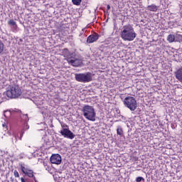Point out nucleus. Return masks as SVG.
Here are the masks:
<instances>
[{
    "label": "nucleus",
    "mask_w": 182,
    "mask_h": 182,
    "mask_svg": "<svg viewBox=\"0 0 182 182\" xmlns=\"http://www.w3.org/2000/svg\"><path fill=\"white\" fill-rule=\"evenodd\" d=\"M136 36H137V34L134 32V28L132 25L128 24L123 26L121 32V38L123 41L132 42V41H134V39H136Z\"/></svg>",
    "instance_id": "obj_1"
},
{
    "label": "nucleus",
    "mask_w": 182,
    "mask_h": 182,
    "mask_svg": "<svg viewBox=\"0 0 182 182\" xmlns=\"http://www.w3.org/2000/svg\"><path fill=\"white\" fill-rule=\"evenodd\" d=\"M6 95L9 99H18L22 95V90L19 85H11L8 87Z\"/></svg>",
    "instance_id": "obj_2"
},
{
    "label": "nucleus",
    "mask_w": 182,
    "mask_h": 182,
    "mask_svg": "<svg viewBox=\"0 0 182 182\" xmlns=\"http://www.w3.org/2000/svg\"><path fill=\"white\" fill-rule=\"evenodd\" d=\"M82 112L83 113L84 117L87 120L91 122L96 121V112H95V108L92 106L86 105L82 107Z\"/></svg>",
    "instance_id": "obj_3"
},
{
    "label": "nucleus",
    "mask_w": 182,
    "mask_h": 182,
    "mask_svg": "<svg viewBox=\"0 0 182 182\" xmlns=\"http://www.w3.org/2000/svg\"><path fill=\"white\" fill-rule=\"evenodd\" d=\"M67 60L68 63L74 68H79L83 62L82 56H80V55H76L75 53H72L68 55Z\"/></svg>",
    "instance_id": "obj_4"
},
{
    "label": "nucleus",
    "mask_w": 182,
    "mask_h": 182,
    "mask_svg": "<svg viewBox=\"0 0 182 182\" xmlns=\"http://www.w3.org/2000/svg\"><path fill=\"white\" fill-rule=\"evenodd\" d=\"M75 77L77 82H81V83H89V82L93 80L92 73L89 72L85 73H75Z\"/></svg>",
    "instance_id": "obj_5"
},
{
    "label": "nucleus",
    "mask_w": 182,
    "mask_h": 182,
    "mask_svg": "<svg viewBox=\"0 0 182 182\" xmlns=\"http://www.w3.org/2000/svg\"><path fill=\"white\" fill-rule=\"evenodd\" d=\"M123 103L125 107H127L131 112H134L137 109V101L133 97H127L124 98Z\"/></svg>",
    "instance_id": "obj_6"
},
{
    "label": "nucleus",
    "mask_w": 182,
    "mask_h": 182,
    "mask_svg": "<svg viewBox=\"0 0 182 182\" xmlns=\"http://www.w3.org/2000/svg\"><path fill=\"white\" fill-rule=\"evenodd\" d=\"M61 127H63L62 130L60 132L61 136L67 139H70L71 140L75 139L74 133L69 130L68 128H65L68 127V125H61Z\"/></svg>",
    "instance_id": "obj_7"
},
{
    "label": "nucleus",
    "mask_w": 182,
    "mask_h": 182,
    "mask_svg": "<svg viewBox=\"0 0 182 182\" xmlns=\"http://www.w3.org/2000/svg\"><path fill=\"white\" fill-rule=\"evenodd\" d=\"M52 164H60L62 163V157L59 154H53L50 159Z\"/></svg>",
    "instance_id": "obj_8"
},
{
    "label": "nucleus",
    "mask_w": 182,
    "mask_h": 182,
    "mask_svg": "<svg viewBox=\"0 0 182 182\" xmlns=\"http://www.w3.org/2000/svg\"><path fill=\"white\" fill-rule=\"evenodd\" d=\"M99 39V34L94 33L92 35H90L87 38V43H93V42H96Z\"/></svg>",
    "instance_id": "obj_9"
},
{
    "label": "nucleus",
    "mask_w": 182,
    "mask_h": 182,
    "mask_svg": "<svg viewBox=\"0 0 182 182\" xmlns=\"http://www.w3.org/2000/svg\"><path fill=\"white\" fill-rule=\"evenodd\" d=\"M175 76L177 80H179L182 83V68L178 69L175 73Z\"/></svg>",
    "instance_id": "obj_10"
},
{
    "label": "nucleus",
    "mask_w": 182,
    "mask_h": 182,
    "mask_svg": "<svg viewBox=\"0 0 182 182\" xmlns=\"http://www.w3.org/2000/svg\"><path fill=\"white\" fill-rule=\"evenodd\" d=\"M29 129V125H28V122L24 123V127L21 132L19 140H22V137L23 136V133H25V130H28Z\"/></svg>",
    "instance_id": "obj_11"
},
{
    "label": "nucleus",
    "mask_w": 182,
    "mask_h": 182,
    "mask_svg": "<svg viewBox=\"0 0 182 182\" xmlns=\"http://www.w3.org/2000/svg\"><path fill=\"white\" fill-rule=\"evenodd\" d=\"M19 166L21 167V170L23 174H25L27 171H29L28 166L25 165V164H19Z\"/></svg>",
    "instance_id": "obj_12"
},
{
    "label": "nucleus",
    "mask_w": 182,
    "mask_h": 182,
    "mask_svg": "<svg viewBox=\"0 0 182 182\" xmlns=\"http://www.w3.org/2000/svg\"><path fill=\"white\" fill-rule=\"evenodd\" d=\"M148 10L151 11V12H157V10L159 9V8L157 7V6L152 4L151 6H148Z\"/></svg>",
    "instance_id": "obj_13"
},
{
    "label": "nucleus",
    "mask_w": 182,
    "mask_h": 182,
    "mask_svg": "<svg viewBox=\"0 0 182 182\" xmlns=\"http://www.w3.org/2000/svg\"><path fill=\"white\" fill-rule=\"evenodd\" d=\"M167 41L169 42V43H173L174 41H176V36L173 34H169L167 37Z\"/></svg>",
    "instance_id": "obj_14"
},
{
    "label": "nucleus",
    "mask_w": 182,
    "mask_h": 182,
    "mask_svg": "<svg viewBox=\"0 0 182 182\" xmlns=\"http://www.w3.org/2000/svg\"><path fill=\"white\" fill-rule=\"evenodd\" d=\"M117 134H118V136H123V128H122L121 126H118L117 129Z\"/></svg>",
    "instance_id": "obj_15"
},
{
    "label": "nucleus",
    "mask_w": 182,
    "mask_h": 182,
    "mask_svg": "<svg viewBox=\"0 0 182 182\" xmlns=\"http://www.w3.org/2000/svg\"><path fill=\"white\" fill-rule=\"evenodd\" d=\"M8 24L10 25L11 26H14V28H18V25H16V22H15L14 19H11L10 21H9Z\"/></svg>",
    "instance_id": "obj_16"
},
{
    "label": "nucleus",
    "mask_w": 182,
    "mask_h": 182,
    "mask_svg": "<svg viewBox=\"0 0 182 182\" xmlns=\"http://www.w3.org/2000/svg\"><path fill=\"white\" fill-rule=\"evenodd\" d=\"M21 120L25 122V123H28V122L29 121V117H28V114H23L21 116Z\"/></svg>",
    "instance_id": "obj_17"
},
{
    "label": "nucleus",
    "mask_w": 182,
    "mask_h": 182,
    "mask_svg": "<svg viewBox=\"0 0 182 182\" xmlns=\"http://www.w3.org/2000/svg\"><path fill=\"white\" fill-rule=\"evenodd\" d=\"M24 174L25 176H28V177L32 178L33 177V171L28 169V171Z\"/></svg>",
    "instance_id": "obj_18"
},
{
    "label": "nucleus",
    "mask_w": 182,
    "mask_h": 182,
    "mask_svg": "<svg viewBox=\"0 0 182 182\" xmlns=\"http://www.w3.org/2000/svg\"><path fill=\"white\" fill-rule=\"evenodd\" d=\"M72 2L73 5H76L77 6H79V5L82 4V0H72Z\"/></svg>",
    "instance_id": "obj_19"
},
{
    "label": "nucleus",
    "mask_w": 182,
    "mask_h": 182,
    "mask_svg": "<svg viewBox=\"0 0 182 182\" xmlns=\"http://www.w3.org/2000/svg\"><path fill=\"white\" fill-rule=\"evenodd\" d=\"M13 135H14V138H12V142L16 143V141H18V134L14 133Z\"/></svg>",
    "instance_id": "obj_20"
},
{
    "label": "nucleus",
    "mask_w": 182,
    "mask_h": 182,
    "mask_svg": "<svg viewBox=\"0 0 182 182\" xmlns=\"http://www.w3.org/2000/svg\"><path fill=\"white\" fill-rule=\"evenodd\" d=\"M174 23H176V22L174 21L168 22L169 28H171V29H173V28H175L176 25Z\"/></svg>",
    "instance_id": "obj_21"
},
{
    "label": "nucleus",
    "mask_w": 182,
    "mask_h": 182,
    "mask_svg": "<svg viewBox=\"0 0 182 182\" xmlns=\"http://www.w3.org/2000/svg\"><path fill=\"white\" fill-rule=\"evenodd\" d=\"M4 43H2L0 40V54L4 52Z\"/></svg>",
    "instance_id": "obj_22"
},
{
    "label": "nucleus",
    "mask_w": 182,
    "mask_h": 182,
    "mask_svg": "<svg viewBox=\"0 0 182 182\" xmlns=\"http://www.w3.org/2000/svg\"><path fill=\"white\" fill-rule=\"evenodd\" d=\"M136 182H144V179L141 176H139L136 178Z\"/></svg>",
    "instance_id": "obj_23"
},
{
    "label": "nucleus",
    "mask_w": 182,
    "mask_h": 182,
    "mask_svg": "<svg viewBox=\"0 0 182 182\" xmlns=\"http://www.w3.org/2000/svg\"><path fill=\"white\" fill-rule=\"evenodd\" d=\"M14 174L15 177H19V173L18 172V171L15 170L14 171Z\"/></svg>",
    "instance_id": "obj_24"
},
{
    "label": "nucleus",
    "mask_w": 182,
    "mask_h": 182,
    "mask_svg": "<svg viewBox=\"0 0 182 182\" xmlns=\"http://www.w3.org/2000/svg\"><path fill=\"white\" fill-rule=\"evenodd\" d=\"M107 11H109V10L110 9V5L108 4V5L107 6Z\"/></svg>",
    "instance_id": "obj_25"
},
{
    "label": "nucleus",
    "mask_w": 182,
    "mask_h": 182,
    "mask_svg": "<svg viewBox=\"0 0 182 182\" xmlns=\"http://www.w3.org/2000/svg\"><path fill=\"white\" fill-rule=\"evenodd\" d=\"M21 182H26L23 178H21Z\"/></svg>",
    "instance_id": "obj_26"
}]
</instances>
